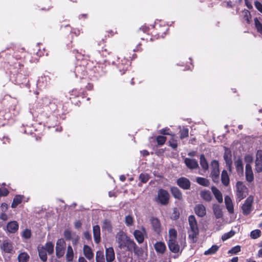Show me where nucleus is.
Masks as SVG:
<instances>
[{"label":"nucleus","mask_w":262,"mask_h":262,"mask_svg":"<svg viewBox=\"0 0 262 262\" xmlns=\"http://www.w3.org/2000/svg\"><path fill=\"white\" fill-rule=\"evenodd\" d=\"M188 223L190 229L188 231V237L192 243L197 241L198 236L199 234V230L198 226V223L195 217L191 215L188 217Z\"/></svg>","instance_id":"obj_1"},{"label":"nucleus","mask_w":262,"mask_h":262,"mask_svg":"<svg viewBox=\"0 0 262 262\" xmlns=\"http://www.w3.org/2000/svg\"><path fill=\"white\" fill-rule=\"evenodd\" d=\"M170 196L167 190L159 189L157 195L155 197V202L161 206H167L169 203Z\"/></svg>","instance_id":"obj_2"},{"label":"nucleus","mask_w":262,"mask_h":262,"mask_svg":"<svg viewBox=\"0 0 262 262\" xmlns=\"http://www.w3.org/2000/svg\"><path fill=\"white\" fill-rule=\"evenodd\" d=\"M117 68L121 75L125 73L130 66V61L125 57L121 56L117 58L116 61H114Z\"/></svg>","instance_id":"obj_3"},{"label":"nucleus","mask_w":262,"mask_h":262,"mask_svg":"<svg viewBox=\"0 0 262 262\" xmlns=\"http://www.w3.org/2000/svg\"><path fill=\"white\" fill-rule=\"evenodd\" d=\"M247 188L241 181L237 182L236 184V199L238 201H241L246 197V191Z\"/></svg>","instance_id":"obj_4"},{"label":"nucleus","mask_w":262,"mask_h":262,"mask_svg":"<svg viewBox=\"0 0 262 262\" xmlns=\"http://www.w3.org/2000/svg\"><path fill=\"white\" fill-rule=\"evenodd\" d=\"M211 171L210 176L212 181L214 183H218L219 181L220 170L219 163L217 160H214L211 162Z\"/></svg>","instance_id":"obj_5"},{"label":"nucleus","mask_w":262,"mask_h":262,"mask_svg":"<svg viewBox=\"0 0 262 262\" xmlns=\"http://www.w3.org/2000/svg\"><path fill=\"white\" fill-rule=\"evenodd\" d=\"M66 242L63 239H59L56 242V255L58 258H60L63 256L65 252Z\"/></svg>","instance_id":"obj_6"},{"label":"nucleus","mask_w":262,"mask_h":262,"mask_svg":"<svg viewBox=\"0 0 262 262\" xmlns=\"http://www.w3.org/2000/svg\"><path fill=\"white\" fill-rule=\"evenodd\" d=\"M106 36H105V38L102 37H98L97 41L98 42V45L99 46H101L102 45L101 48H99L98 51L100 53H101L103 56H106L109 55L110 53V51L106 48V45L105 43H106Z\"/></svg>","instance_id":"obj_7"},{"label":"nucleus","mask_w":262,"mask_h":262,"mask_svg":"<svg viewBox=\"0 0 262 262\" xmlns=\"http://www.w3.org/2000/svg\"><path fill=\"white\" fill-rule=\"evenodd\" d=\"M150 223L154 231L159 235L160 234L162 230L160 221L156 217H151Z\"/></svg>","instance_id":"obj_8"},{"label":"nucleus","mask_w":262,"mask_h":262,"mask_svg":"<svg viewBox=\"0 0 262 262\" xmlns=\"http://www.w3.org/2000/svg\"><path fill=\"white\" fill-rule=\"evenodd\" d=\"M253 202V198L249 196L245 201L244 204L242 206L243 213L244 215H248L250 213L252 210V204Z\"/></svg>","instance_id":"obj_9"},{"label":"nucleus","mask_w":262,"mask_h":262,"mask_svg":"<svg viewBox=\"0 0 262 262\" xmlns=\"http://www.w3.org/2000/svg\"><path fill=\"white\" fill-rule=\"evenodd\" d=\"M84 66L85 72L90 75L95 74L100 68V65L94 66L92 61H89Z\"/></svg>","instance_id":"obj_10"},{"label":"nucleus","mask_w":262,"mask_h":262,"mask_svg":"<svg viewBox=\"0 0 262 262\" xmlns=\"http://www.w3.org/2000/svg\"><path fill=\"white\" fill-rule=\"evenodd\" d=\"M177 184L184 190H188L190 188L191 183L189 180L185 177H181L177 179Z\"/></svg>","instance_id":"obj_11"},{"label":"nucleus","mask_w":262,"mask_h":262,"mask_svg":"<svg viewBox=\"0 0 262 262\" xmlns=\"http://www.w3.org/2000/svg\"><path fill=\"white\" fill-rule=\"evenodd\" d=\"M116 238L119 247L121 248H125V244L129 237L124 234L122 231H120L117 234Z\"/></svg>","instance_id":"obj_12"},{"label":"nucleus","mask_w":262,"mask_h":262,"mask_svg":"<svg viewBox=\"0 0 262 262\" xmlns=\"http://www.w3.org/2000/svg\"><path fill=\"white\" fill-rule=\"evenodd\" d=\"M142 230H135L134 232V237L139 244H142L144 240V235L146 233L145 229L144 228H142Z\"/></svg>","instance_id":"obj_13"},{"label":"nucleus","mask_w":262,"mask_h":262,"mask_svg":"<svg viewBox=\"0 0 262 262\" xmlns=\"http://www.w3.org/2000/svg\"><path fill=\"white\" fill-rule=\"evenodd\" d=\"M19 225L15 221H13L9 222L6 226L5 231L10 233H15L18 229Z\"/></svg>","instance_id":"obj_14"},{"label":"nucleus","mask_w":262,"mask_h":262,"mask_svg":"<svg viewBox=\"0 0 262 262\" xmlns=\"http://www.w3.org/2000/svg\"><path fill=\"white\" fill-rule=\"evenodd\" d=\"M195 213L199 217H204L206 214V209L205 206L202 204H197L194 208Z\"/></svg>","instance_id":"obj_15"},{"label":"nucleus","mask_w":262,"mask_h":262,"mask_svg":"<svg viewBox=\"0 0 262 262\" xmlns=\"http://www.w3.org/2000/svg\"><path fill=\"white\" fill-rule=\"evenodd\" d=\"M168 248L170 251L174 253H177L180 251V246L177 239H169L168 242Z\"/></svg>","instance_id":"obj_16"},{"label":"nucleus","mask_w":262,"mask_h":262,"mask_svg":"<svg viewBox=\"0 0 262 262\" xmlns=\"http://www.w3.org/2000/svg\"><path fill=\"white\" fill-rule=\"evenodd\" d=\"M184 163L186 166L190 169H194L199 167L198 161L194 159L186 158L184 160Z\"/></svg>","instance_id":"obj_17"},{"label":"nucleus","mask_w":262,"mask_h":262,"mask_svg":"<svg viewBox=\"0 0 262 262\" xmlns=\"http://www.w3.org/2000/svg\"><path fill=\"white\" fill-rule=\"evenodd\" d=\"M105 257L107 262H113L115 260V254L113 247L105 248Z\"/></svg>","instance_id":"obj_18"},{"label":"nucleus","mask_w":262,"mask_h":262,"mask_svg":"<svg viewBox=\"0 0 262 262\" xmlns=\"http://www.w3.org/2000/svg\"><path fill=\"white\" fill-rule=\"evenodd\" d=\"M170 191L174 199L179 201L183 200V194L181 191L176 186H172L170 188Z\"/></svg>","instance_id":"obj_19"},{"label":"nucleus","mask_w":262,"mask_h":262,"mask_svg":"<svg viewBox=\"0 0 262 262\" xmlns=\"http://www.w3.org/2000/svg\"><path fill=\"white\" fill-rule=\"evenodd\" d=\"M246 179L248 182H251L254 180V176L252 169V167L250 164L246 165L245 170Z\"/></svg>","instance_id":"obj_20"},{"label":"nucleus","mask_w":262,"mask_h":262,"mask_svg":"<svg viewBox=\"0 0 262 262\" xmlns=\"http://www.w3.org/2000/svg\"><path fill=\"white\" fill-rule=\"evenodd\" d=\"M94 241L96 244H99L101 241L100 228L99 225H95L93 228Z\"/></svg>","instance_id":"obj_21"},{"label":"nucleus","mask_w":262,"mask_h":262,"mask_svg":"<svg viewBox=\"0 0 262 262\" xmlns=\"http://www.w3.org/2000/svg\"><path fill=\"white\" fill-rule=\"evenodd\" d=\"M225 203L228 211L230 213L234 212V207L231 198L228 195L225 196Z\"/></svg>","instance_id":"obj_22"},{"label":"nucleus","mask_w":262,"mask_h":262,"mask_svg":"<svg viewBox=\"0 0 262 262\" xmlns=\"http://www.w3.org/2000/svg\"><path fill=\"white\" fill-rule=\"evenodd\" d=\"M156 251L159 254H163L166 251V247L165 244L162 242H157L154 245Z\"/></svg>","instance_id":"obj_23"},{"label":"nucleus","mask_w":262,"mask_h":262,"mask_svg":"<svg viewBox=\"0 0 262 262\" xmlns=\"http://www.w3.org/2000/svg\"><path fill=\"white\" fill-rule=\"evenodd\" d=\"M221 182H222V184L225 187H227L229 185L230 179H229L228 173L227 170H223L222 171Z\"/></svg>","instance_id":"obj_24"},{"label":"nucleus","mask_w":262,"mask_h":262,"mask_svg":"<svg viewBox=\"0 0 262 262\" xmlns=\"http://www.w3.org/2000/svg\"><path fill=\"white\" fill-rule=\"evenodd\" d=\"M211 191L219 203H222L223 201V195L221 192L215 186L211 188Z\"/></svg>","instance_id":"obj_25"},{"label":"nucleus","mask_w":262,"mask_h":262,"mask_svg":"<svg viewBox=\"0 0 262 262\" xmlns=\"http://www.w3.org/2000/svg\"><path fill=\"white\" fill-rule=\"evenodd\" d=\"M83 253L85 257L90 260L94 258V253L92 249L87 245H84L83 248Z\"/></svg>","instance_id":"obj_26"},{"label":"nucleus","mask_w":262,"mask_h":262,"mask_svg":"<svg viewBox=\"0 0 262 262\" xmlns=\"http://www.w3.org/2000/svg\"><path fill=\"white\" fill-rule=\"evenodd\" d=\"M1 249L7 253H10L12 250V246L11 242L8 240L3 241V244L1 246Z\"/></svg>","instance_id":"obj_27"},{"label":"nucleus","mask_w":262,"mask_h":262,"mask_svg":"<svg viewBox=\"0 0 262 262\" xmlns=\"http://www.w3.org/2000/svg\"><path fill=\"white\" fill-rule=\"evenodd\" d=\"M102 229L103 230H106L108 232L112 231V225L110 220L105 219L102 222Z\"/></svg>","instance_id":"obj_28"},{"label":"nucleus","mask_w":262,"mask_h":262,"mask_svg":"<svg viewBox=\"0 0 262 262\" xmlns=\"http://www.w3.org/2000/svg\"><path fill=\"white\" fill-rule=\"evenodd\" d=\"M234 164L237 172L238 174H243L244 172V166L242 160L239 159L235 161Z\"/></svg>","instance_id":"obj_29"},{"label":"nucleus","mask_w":262,"mask_h":262,"mask_svg":"<svg viewBox=\"0 0 262 262\" xmlns=\"http://www.w3.org/2000/svg\"><path fill=\"white\" fill-rule=\"evenodd\" d=\"M200 162L202 168L205 171L208 170L209 167L208 163L204 154L201 155L200 157Z\"/></svg>","instance_id":"obj_30"},{"label":"nucleus","mask_w":262,"mask_h":262,"mask_svg":"<svg viewBox=\"0 0 262 262\" xmlns=\"http://www.w3.org/2000/svg\"><path fill=\"white\" fill-rule=\"evenodd\" d=\"M201 197L207 202L211 201L212 196L209 190H203L200 192Z\"/></svg>","instance_id":"obj_31"},{"label":"nucleus","mask_w":262,"mask_h":262,"mask_svg":"<svg viewBox=\"0 0 262 262\" xmlns=\"http://www.w3.org/2000/svg\"><path fill=\"white\" fill-rule=\"evenodd\" d=\"M119 262H133L132 254L128 253L127 255H120L117 257Z\"/></svg>","instance_id":"obj_32"},{"label":"nucleus","mask_w":262,"mask_h":262,"mask_svg":"<svg viewBox=\"0 0 262 262\" xmlns=\"http://www.w3.org/2000/svg\"><path fill=\"white\" fill-rule=\"evenodd\" d=\"M38 254L40 258L43 261H46L47 260V255L46 249L43 247H38Z\"/></svg>","instance_id":"obj_33"},{"label":"nucleus","mask_w":262,"mask_h":262,"mask_svg":"<svg viewBox=\"0 0 262 262\" xmlns=\"http://www.w3.org/2000/svg\"><path fill=\"white\" fill-rule=\"evenodd\" d=\"M149 178L150 177L148 174L141 173L139 176V179L141 181V183L138 184V186H141L142 183H147L148 181Z\"/></svg>","instance_id":"obj_34"},{"label":"nucleus","mask_w":262,"mask_h":262,"mask_svg":"<svg viewBox=\"0 0 262 262\" xmlns=\"http://www.w3.org/2000/svg\"><path fill=\"white\" fill-rule=\"evenodd\" d=\"M66 259L68 261H71L73 259L74 253L73 250L71 246H69L67 248V251L66 253Z\"/></svg>","instance_id":"obj_35"},{"label":"nucleus","mask_w":262,"mask_h":262,"mask_svg":"<svg viewBox=\"0 0 262 262\" xmlns=\"http://www.w3.org/2000/svg\"><path fill=\"white\" fill-rule=\"evenodd\" d=\"M196 182L200 185L208 187L210 184L209 180L206 178L203 177H198L196 179Z\"/></svg>","instance_id":"obj_36"},{"label":"nucleus","mask_w":262,"mask_h":262,"mask_svg":"<svg viewBox=\"0 0 262 262\" xmlns=\"http://www.w3.org/2000/svg\"><path fill=\"white\" fill-rule=\"evenodd\" d=\"M171 138L168 141L169 145L173 149H176L178 147V140L175 138L174 134L170 135Z\"/></svg>","instance_id":"obj_37"},{"label":"nucleus","mask_w":262,"mask_h":262,"mask_svg":"<svg viewBox=\"0 0 262 262\" xmlns=\"http://www.w3.org/2000/svg\"><path fill=\"white\" fill-rule=\"evenodd\" d=\"M23 197V195H16L13 199V202L11 204V207L13 208L16 207V206L21 203Z\"/></svg>","instance_id":"obj_38"},{"label":"nucleus","mask_w":262,"mask_h":262,"mask_svg":"<svg viewBox=\"0 0 262 262\" xmlns=\"http://www.w3.org/2000/svg\"><path fill=\"white\" fill-rule=\"evenodd\" d=\"M30 256L26 252H21L18 256V262H28Z\"/></svg>","instance_id":"obj_39"},{"label":"nucleus","mask_w":262,"mask_h":262,"mask_svg":"<svg viewBox=\"0 0 262 262\" xmlns=\"http://www.w3.org/2000/svg\"><path fill=\"white\" fill-rule=\"evenodd\" d=\"M219 247L216 245H213L207 250L204 252V255H211L215 254L219 250Z\"/></svg>","instance_id":"obj_40"},{"label":"nucleus","mask_w":262,"mask_h":262,"mask_svg":"<svg viewBox=\"0 0 262 262\" xmlns=\"http://www.w3.org/2000/svg\"><path fill=\"white\" fill-rule=\"evenodd\" d=\"M136 244L135 242L129 238L125 244V247L127 248L129 251L132 252L133 249L136 248Z\"/></svg>","instance_id":"obj_41"},{"label":"nucleus","mask_w":262,"mask_h":262,"mask_svg":"<svg viewBox=\"0 0 262 262\" xmlns=\"http://www.w3.org/2000/svg\"><path fill=\"white\" fill-rule=\"evenodd\" d=\"M243 19L246 21L248 24H249L251 22V15L250 11L248 10L245 9L242 11Z\"/></svg>","instance_id":"obj_42"},{"label":"nucleus","mask_w":262,"mask_h":262,"mask_svg":"<svg viewBox=\"0 0 262 262\" xmlns=\"http://www.w3.org/2000/svg\"><path fill=\"white\" fill-rule=\"evenodd\" d=\"M96 262H105L104 253L102 251H98L96 255Z\"/></svg>","instance_id":"obj_43"},{"label":"nucleus","mask_w":262,"mask_h":262,"mask_svg":"<svg viewBox=\"0 0 262 262\" xmlns=\"http://www.w3.org/2000/svg\"><path fill=\"white\" fill-rule=\"evenodd\" d=\"M49 254H51L54 252V245L51 242H48L43 247Z\"/></svg>","instance_id":"obj_44"},{"label":"nucleus","mask_w":262,"mask_h":262,"mask_svg":"<svg viewBox=\"0 0 262 262\" xmlns=\"http://www.w3.org/2000/svg\"><path fill=\"white\" fill-rule=\"evenodd\" d=\"M151 34H152V36H154V38H159L160 37H163L164 35L165 34L164 32H161L159 31L158 28H156L154 29L151 32Z\"/></svg>","instance_id":"obj_45"},{"label":"nucleus","mask_w":262,"mask_h":262,"mask_svg":"<svg viewBox=\"0 0 262 262\" xmlns=\"http://www.w3.org/2000/svg\"><path fill=\"white\" fill-rule=\"evenodd\" d=\"M189 129L188 128L183 127L180 130V138L181 139H184L188 137Z\"/></svg>","instance_id":"obj_46"},{"label":"nucleus","mask_w":262,"mask_h":262,"mask_svg":"<svg viewBox=\"0 0 262 262\" xmlns=\"http://www.w3.org/2000/svg\"><path fill=\"white\" fill-rule=\"evenodd\" d=\"M169 239H177V231L174 228H171L169 230Z\"/></svg>","instance_id":"obj_47"},{"label":"nucleus","mask_w":262,"mask_h":262,"mask_svg":"<svg viewBox=\"0 0 262 262\" xmlns=\"http://www.w3.org/2000/svg\"><path fill=\"white\" fill-rule=\"evenodd\" d=\"M254 20L257 31L262 35V24L259 21L257 17H255Z\"/></svg>","instance_id":"obj_48"},{"label":"nucleus","mask_w":262,"mask_h":262,"mask_svg":"<svg viewBox=\"0 0 262 262\" xmlns=\"http://www.w3.org/2000/svg\"><path fill=\"white\" fill-rule=\"evenodd\" d=\"M224 159L226 163H230L232 161V155L230 151H225L224 155Z\"/></svg>","instance_id":"obj_49"},{"label":"nucleus","mask_w":262,"mask_h":262,"mask_svg":"<svg viewBox=\"0 0 262 262\" xmlns=\"http://www.w3.org/2000/svg\"><path fill=\"white\" fill-rule=\"evenodd\" d=\"M235 234V232L233 230H231L229 232L224 233L222 236V239L223 241H226L228 239L232 237Z\"/></svg>","instance_id":"obj_50"},{"label":"nucleus","mask_w":262,"mask_h":262,"mask_svg":"<svg viewBox=\"0 0 262 262\" xmlns=\"http://www.w3.org/2000/svg\"><path fill=\"white\" fill-rule=\"evenodd\" d=\"M261 235V231L260 230L256 229L253 230L250 233V236L253 239H256L258 237H260Z\"/></svg>","instance_id":"obj_51"},{"label":"nucleus","mask_w":262,"mask_h":262,"mask_svg":"<svg viewBox=\"0 0 262 262\" xmlns=\"http://www.w3.org/2000/svg\"><path fill=\"white\" fill-rule=\"evenodd\" d=\"M213 212L216 219H220L223 216L222 211L219 207H214Z\"/></svg>","instance_id":"obj_52"},{"label":"nucleus","mask_w":262,"mask_h":262,"mask_svg":"<svg viewBox=\"0 0 262 262\" xmlns=\"http://www.w3.org/2000/svg\"><path fill=\"white\" fill-rule=\"evenodd\" d=\"M156 140L159 145H163L166 142V137L163 136H158L156 138Z\"/></svg>","instance_id":"obj_53"},{"label":"nucleus","mask_w":262,"mask_h":262,"mask_svg":"<svg viewBox=\"0 0 262 262\" xmlns=\"http://www.w3.org/2000/svg\"><path fill=\"white\" fill-rule=\"evenodd\" d=\"M255 170L257 172L262 171V161L255 160Z\"/></svg>","instance_id":"obj_54"},{"label":"nucleus","mask_w":262,"mask_h":262,"mask_svg":"<svg viewBox=\"0 0 262 262\" xmlns=\"http://www.w3.org/2000/svg\"><path fill=\"white\" fill-rule=\"evenodd\" d=\"M241 246L237 245L232 247L229 251L228 253L232 254H236L241 251Z\"/></svg>","instance_id":"obj_55"},{"label":"nucleus","mask_w":262,"mask_h":262,"mask_svg":"<svg viewBox=\"0 0 262 262\" xmlns=\"http://www.w3.org/2000/svg\"><path fill=\"white\" fill-rule=\"evenodd\" d=\"M135 254L138 256H141L143 254V250L141 247L136 245V248L133 249Z\"/></svg>","instance_id":"obj_56"},{"label":"nucleus","mask_w":262,"mask_h":262,"mask_svg":"<svg viewBox=\"0 0 262 262\" xmlns=\"http://www.w3.org/2000/svg\"><path fill=\"white\" fill-rule=\"evenodd\" d=\"M31 232L30 230L28 229H25L23 232V237L26 239H28L31 237Z\"/></svg>","instance_id":"obj_57"},{"label":"nucleus","mask_w":262,"mask_h":262,"mask_svg":"<svg viewBox=\"0 0 262 262\" xmlns=\"http://www.w3.org/2000/svg\"><path fill=\"white\" fill-rule=\"evenodd\" d=\"M133 218L131 215H127L125 217V224L127 226H130L133 224Z\"/></svg>","instance_id":"obj_58"},{"label":"nucleus","mask_w":262,"mask_h":262,"mask_svg":"<svg viewBox=\"0 0 262 262\" xmlns=\"http://www.w3.org/2000/svg\"><path fill=\"white\" fill-rule=\"evenodd\" d=\"M64 235L66 240H70L72 238V234L69 230H66L64 231Z\"/></svg>","instance_id":"obj_59"},{"label":"nucleus","mask_w":262,"mask_h":262,"mask_svg":"<svg viewBox=\"0 0 262 262\" xmlns=\"http://www.w3.org/2000/svg\"><path fill=\"white\" fill-rule=\"evenodd\" d=\"M254 6L255 8L262 13V4L259 1H255L254 2Z\"/></svg>","instance_id":"obj_60"},{"label":"nucleus","mask_w":262,"mask_h":262,"mask_svg":"<svg viewBox=\"0 0 262 262\" xmlns=\"http://www.w3.org/2000/svg\"><path fill=\"white\" fill-rule=\"evenodd\" d=\"M9 193L8 190L5 188H0V196H6Z\"/></svg>","instance_id":"obj_61"},{"label":"nucleus","mask_w":262,"mask_h":262,"mask_svg":"<svg viewBox=\"0 0 262 262\" xmlns=\"http://www.w3.org/2000/svg\"><path fill=\"white\" fill-rule=\"evenodd\" d=\"M262 161V150H258L256 155V160Z\"/></svg>","instance_id":"obj_62"},{"label":"nucleus","mask_w":262,"mask_h":262,"mask_svg":"<svg viewBox=\"0 0 262 262\" xmlns=\"http://www.w3.org/2000/svg\"><path fill=\"white\" fill-rule=\"evenodd\" d=\"M107 37H112L114 35L118 34V32L116 30V29L115 31L112 30H110L108 31H107Z\"/></svg>","instance_id":"obj_63"},{"label":"nucleus","mask_w":262,"mask_h":262,"mask_svg":"<svg viewBox=\"0 0 262 262\" xmlns=\"http://www.w3.org/2000/svg\"><path fill=\"white\" fill-rule=\"evenodd\" d=\"M169 130V128H163L160 130V133L164 135H170L171 134L168 133Z\"/></svg>","instance_id":"obj_64"}]
</instances>
